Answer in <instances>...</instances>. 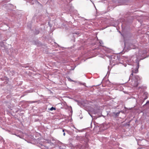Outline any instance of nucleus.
Returning a JSON list of instances; mask_svg holds the SVG:
<instances>
[{
	"instance_id": "nucleus-1",
	"label": "nucleus",
	"mask_w": 149,
	"mask_h": 149,
	"mask_svg": "<svg viewBox=\"0 0 149 149\" xmlns=\"http://www.w3.org/2000/svg\"><path fill=\"white\" fill-rule=\"evenodd\" d=\"M55 108L54 107H51L50 109V110H51V111H52V110H55Z\"/></svg>"
},
{
	"instance_id": "nucleus-5",
	"label": "nucleus",
	"mask_w": 149,
	"mask_h": 149,
	"mask_svg": "<svg viewBox=\"0 0 149 149\" xmlns=\"http://www.w3.org/2000/svg\"><path fill=\"white\" fill-rule=\"evenodd\" d=\"M64 130H63V132H64Z\"/></svg>"
},
{
	"instance_id": "nucleus-3",
	"label": "nucleus",
	"mask_w": 149,
	"mask_h": 149,
	"mask_svg": "<svg viewBox=\"0 0 149 149\" xmlns=\"http://www.w3.org/2000/svg\"><path fill=\"white\" fill-rule=\"evenodd\" d=\"M133 73H132L131 74V76H133Z\"/></svg>"
},
{
	"instance_id": "nucleus-4",
	"label": "nucleus",
	"mask_w": 149,
	"mask_h": 149,
	"mask_svg": "<svg viewBox=\"0 0 149 149\" xmlns=\"http://www.w3.org/2000/svg\"><path fill=\"white\" fill-rule=\"evenodd\" d=\"M63 135L64 136H65V133L64 132L63 134Z\"/></svg>"
},
{
	"instance_id": "nucleus-2",
	"label": "nucleus",
	"mask_w": 149,
	"mask_h": 149,
	"mask_svg": "<svg viewBox=\"0 0 149 149\" xmlns=\"http://www.w3.org/2000/svg\"><path fill=\"white\" fill-rule=\"evenodd\" d=\"M137 86V82H136L135 84V85H134V86Z\"/></svg>"
}]
</instances>
